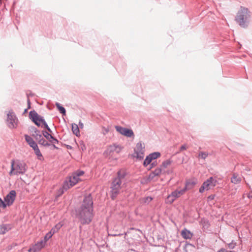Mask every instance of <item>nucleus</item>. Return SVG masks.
<instances>
[{
    "label": "nucleus",
    "instance_id": "1",
    "mask_svg": "<svg viewBox=\"0 0 252 252\" xmlns=\"http://www.w3.org/2000/svg\"><path fill=\"white\" fill-rule=\"evenodd\" d=\"M93 202L91 195L84 197L80 208L76 211L77 217L82 224H89L93 218Z\"/></svg>",
    "mask_w": 252,
    "mask_h": 252
},
{
    "label": "nucleus",
    "instance_id": "2",
    "mask_svg": "<svg viewBox=\"0 0 252 252\" xmlns=\"http://www.w3.org/2000/svg\"><path fill=\"white\" fill-rule=\"evenodd\" d=\"M126 172L121 169L117 173V177L112 181L111 186V197L114 199L117 195L123 189L126 183Z\"/></svg>",
    "mask_w": 252,
    "mask_h": 252
},
{
    "label": "nucleus",
    "instance_id": "3",
    "mask_svg": "<svg viewBox=\"0 0 252 252\" xmlns=\"http://www.w3.org/2000/svg\"><path fill=\"white\" fill-rule=\"evenodd\" d=\"M251 18V12L247 8L241 6L235 17L236 21L243 28L248 26Z\"/></svg>",
    "mask_w": 252,
    "mask_h": 252
},
{
    "label": "nucleus",
    "instance_id": "4",
    "mask_svg": "<svg viewBox=\"0 0 252 252\" xmlns=\"http://www.w3.org/2000/svg\"><path fill=\"white\" fill-rule=\"evenodd\" d=\"M27 170L26 163L23 161L12 160L11 164V170L9 174L10 176L23 174Z\"/></svg>",
    "mask_w": 252,
    "mask_h": 252
},
{
    "label": "nucleus",
    "instance_id": "5",
    "mask_svg": "<svg viewBox=\"0 0 252 252\" xmlns=\"http://www.w3.org/2000/svg\"><path fill=\"white\" fill-rule=\"evenodd\" d=\"M79 178L73 173L63 183V188L59 190V195L62 194L64 190H66L71 187L76 185L79 181Z\"/></svg>",
    "mask_w": 252,
    "mask_h": 252
},
{
    "label": "nucleus",
    "instance_id": "6",
    "mask_svg": "<svg viewBox=\"0 0 252 252\" xmlns=\"http://www.w3.org/2000/svg\"><path fill=\"white\" fill-rule=\"evenodd\" d=\"M217 184L216 177H211L204 182L199 189V192L203 193L205 190H208L213 189Z\"/></svg>",
    "mask_w": 252,
    "mask_h": 252
},
{
    "label": "nucleus",
    "instance_id": "7",
    "mask_svg": "<svg viewBox=\"0 0 252 252\" xmlns=\"http://www.w3.org/2000/svg\"><path fill=\"white\" fill-rule=\"evenodd\" d=\"M6 122L10 128H16L17 126L18 120L12 110H10L7 114Z\"/></svg>",
    "mask_w": 252,
    "mask_h": 252
},
{
    "label": "nucleus",
    "instance_id": "8",
    "mask_svg": "<svg viewBox=\"0 0 252 252\" xmlns=\"http://www.w3.org/2000/svg\"><path fill=\"white\" fill-rule=\"evenodd\" d=\"M186 192V189H182L180 190H175L169 194L166 199V202L167 203H172L177 198L183 195Z\"/></svg>",
    "mask_w": 252,
    "mask_h": 252
},
{
    "label": "nucleus",
    "instance_id": "9",
    "mask_svg": "<svg viewBox=\"0 0 252 252\" xmlns=\"http://www.w3.org/2000/svg\"><path fill=\"white\" fill-rule=\"evenodd\" d=\"M122 149V147L117 144L110 145L104 152L106 157H111L114 153H119Z\"/></svg>",
    "mask_w": 252,
    "mask_h": 252
},
{
    "label": "nucleus",
    "instance_id": "10",
    "mask_svg": "<svg viewBox=\"0 0 252 252\" xmlns=\"http://www.w3.org/2000/svg\"><path fill=\"white\" fill-rule=\"evenodd\" d=\"M144 151V147L142 143L138 142L134 148L133 157L140 160L143 159Z\"/></svg>",
    "mask_w": 252,
    "mask_h": 252
},
{
    "label": "nucleus",
    "instance_id": "11",
    "mask_svg": "<svg viewBox=\"0 0 252 252\" xmlns=\"http://www.w3.org/2000/svg\"><path fill=\"white\" fill-rule=\"evenodd\" d=\"M29 115L31 119H32V120L34 123V124L38 126H40V124L39 123H38V121L41 122L42 125L46 122L44 118L42 116L39 115L34 111H31L30 112Z\"/></svg>",
    "mask_w": 252,
    "mask_h": 252
},
{
    "label": "nucleus",
    "instance_id": "12",
    "mask_svg": "<svg viewBox=\"0 0 252 252\" xmlns=\"http://www.w3.org/2000/svg\"><path fill=\"white\" fill-rule=\"evenodd\" d=\"M116 130L121 134L127 137H131L134 136L132 130L127 128L123 127L121 126H116Z\"/></svg>",
    "mask_w": 252,
    "mask_h": 252
},
{
    "label": "nucleus",
    "instance_id": "13",
    "mask_svg": "<svg viewBox=\"0 0 252 252\" xmlns=\"http://www.w3.org/2000/svg\"><path fill=\"white\" fill-rule=\"evenodd\" d=\"M16 196V191L14 190H12L4 197V200L7 202V205L11 206L15 200Z\"/></svg>",
    "mask_w": 252,
    "mask_h": 252
},
{
    "label": "nucleus",
    "instance_id": "14",
    "mask_svg": "<svg viewBox=\"0 0 252 252\" xmlns=\"http://www.w3.org/2000/svg\"><path fill=\"white\" fill-rule=\"evenodd\" d=\"M45 241L41 240L33 245L29 250V252H36L40 251L45 246Z\"/></svg>",
    "mask_w": 252,
    "mask_h": 252
},
{
    "label": "nucleus",
    "instance_id": "15",
    "mask_svg": "<svg viewBox=\"0 0 252 252\" xmlns=\"http://www.w3.org/2000/svg\"><path fill=\"white\" fill-rule=\"evenodd\" d=\"M242 181V176L236 173H234L231 178V182L234 184H238Z\"/></svg>",
    "mask_w": 252,
    "mask_h": 252
},
{
    "label": "nucleus",
    "instance_id": "16",
    "mask_svg": "<svg viewBox=\"0 0 252 252\" xmlns=\"http://www.w3.org/2000/svg\"><path fill=\"white\" fill-rule=\"evenodd\" d=\"M25 140L29 145L32 148L37 146L36 143L34 141L33 139L30 136L25 134L24 135Z\"/></svg>",
    "mask_w": 252,
    "mask_h": 252
},
{
    "label": "nucleus",
    "instance_id": "17",
    "mask_svg": "<svg viewBox=\"0 0 252 252\" xmlns=\"http://www.w3.org/2000/svg\"><path fill=\"white\" fill-rule=\"evenodd\" d=\"M197 183L196 179H191L187 181L186 183V186L183 189H186V191L187 189H189L193 188Z\"/></svg>",
    "mask_w": 252,
    "mask_h": 252
},
{
    "label": "nucleus",
    "instance_id": "18",
    "mask_svg": "<svg viewBox=\"0 0 252 252\" xmlns=\"http://www.w3.org/2000/svg\"><path fill=\"white\" fill-rule=\"evenodd\" d=\"M181 235L185 239H190L193 236L190 231L186 228L182 231Z\"/></svg>",
    "mask_w": 252,
    "mask_h": 252
},
{
    "label": "nucleus",
    "instance_id": "19",
    "mask_svg": "<svg viewBox=\"0 0 252 252\" xmlns=\"http://www.w3.org/2000/svg\"><path fill=\"white\" fill-rule=\"evenodd\" d=\"M10 229V227L8 225L2 224L0 225V234H3Z\"/></svg>",
    "mask_w": 252,
    "mask_h": 252
},
{
    "label": "nucleus",
    "instance_id": "20",
    "mask_svg": "<svg viewBox=\"0 0 252 252\" xmlns=\"http://www.w3.org/2000/svg\"><path fill=\"white\" fill-rule=\"evenodd\" d=\"M38 142L40 145H41L45 147H49L51 144L48 143L44 138L41 137L38 140Z\"/></svg>",
    "mask_w": 252,
    "mask_h": 252
},
{
    "label": "nucleus",
    "instance_id": "21",
    "mask_svg": "<svg viewBox=\"0 0 252 252\" xmlns=\"http://www.w3.org/2000/svg\"><path fill=\"white\" fill-rule=\"evenodd\" d=\"M35 154L37 156L38 159L41 160L42 158V154L40 152L39 149L38 148V146H36L34 148H32Z\"/></svg>",
    "mask_w": 252,
    "mask_h": 252
},
{
    "label": "nucleus",
    "instance_id": "22",
    "mask_svg": "<svg viewBox=\"0 0 252 252\" xmlns=\"http://www.w3.org/2000/svg\"><path fill=\"white\" fill-rule=\"evenodd\" d=\"M32 129H34V132L32 133V136L38 140L39 138H41L42 135L40 134V131L35 127H32Z\"/></svg>",
    "mask_w": 252,
    "mask_h": 252
},
{
    "label": "nucleus",
    "instance_id": "23",
    "mask_svg": "<svg viewBox=\"0 0 252 252\" xmlns=\"http://www.w3.org/2000/svg\"><path fill=\"white\" fill-rule=\"evenodd\" d=\"M171 163V161L170 159H167L162 163L159 167L162 169L163 170H164V169L167 168V167L170 165Z\"/></svg>",
    "mask_w": 252,
    "mask_h": 252
},
{
    "label": "nucleus",
    "instance_id": "24",
    "mask_svg": "<svg viewBox=\"0 0 252 252\" xmlns=\"http://www.w3.org/2000/svg\"><path fill=\"white\" fill-rule=\"evenodd\" d=\"M72 130L73 133L76 136H77L80 133L78 126L75 124L72 125Z\"/></svg>",
    "mask_w": 252,
    "mask_h": 252
},
{
    "label": "nucleus",
    "instance_id": "25",
    "mask_svg": "<svg viewBox=\"0 0 252 252\" xmlns=\"http://www.w3.org/2000/svg\"><path fill=\"white\" fill-rule=\"evenodd\" d=\"M55 105L61 113L63 114V115L65 114V109L63 107L61 106V104L58 102H56Z\"/></svg>",
    "mask_w": 252,
    "mask_h": 252
},
{
    "label": "nucleus",
    "instance_id": "26",
    "mask_svg": "<svg viewBox=\"0 0 252 252\" xmlns=\"http://www.w3.org/2000/svg\"><path fill=\"white\" fill-rule=\"evenodd\" d=\"M149 156L151 158L152 160L156 159L160 156V154L159 152H154L149 155Z\"/></svg>",
    "mask_w": 252,
    "mask_h": 252
},
{
    "label": "nucleus",
    "instance_id": "27",
    "mask_svg": "<svg viewBox=\"0 0 252 252\" xmlns=\"http://www.w3.org/2000/svg\"><path fill=\"white\" fill-rule=\"evenodd\" d=\"M42 134L49 141L53 139V136L47 131H42Z\"/></svg>",
    "mask_w": 252,
    "mask_h": 252
},
{
    "label": "nucleus",
    "instance_id": "28",
    "mask_svg": "<svg viewBox=\"0 0 252 252\" xmlns=\"http://www.w3.org/2000/svg\"><path fill=\"white\" fill-rule=\"evenodd\" d=\"M152 160L151 158H150V157L149 156V155L148 156H147V157L145 159V160L143 162L144 166H145V167L147 166L152 162Z\"/></svg>",
    "mask_w": 252,
    "mask_h": 252
},
{
    "label": "nucleus",
    "instance_id": "29",
    "mask_svg": "<svg viewBox=\"0 0 252 252\" xmlns=\"http://www.w3.org/2000/svg\"><path fill=\"white\" fill-rule=\"evenodd\" d=\"M208 153L205 152H200L198 154V158L205 159L208 156Z\"/></svg>",
    "mask_w": 252,
    "mask_h": 252
},
{
    "label": "nucleus",
    "instance_id": "30",
    "mask_svg": "<svg viewBox=\"0 0 252 252\" xmlns=\"http://www.w3.org/2000/svg\"><path fill=\"white\" fill-rule=\"evenodd\" d=\"M10 205H7V202H5V201H3L0 198V207H1L3 209L6 208L7 207L10 206Z\"/></svg>",
    "mask_w": 252,
    "mask_h": 252
},
{
    "label": "nucleus",
    "instance_id": "31",
    "mask_svg": "<svg viewBox=\"0 0 252 252\" xmlns=\"http://www.w3.org/2000/svg\"><path fill=\"white\" fill-rule=\"evenodd\" d=\"M162 171H163L162 169H161L160 167H158L153 172L154 174H155V175H156L157 176H158L159 175H160L161 173H162Z\"/></svg>",
    "mask_w": 252,
    "mask_h": 252
},
{
    "label": "nucleus",
    "instance_id": "32",
    "mask_svg": "<svg viewBox=\"0 0 252 252\" xmlns=\"http://www.w3.org/2000/svg\"><path fill=\"white\" fill-rule=\"evenodd\" d=\"M53 235L50 231L46 234V235L45 236V237L44 238V240H43V241H45V244H46V242L50 238H51Z\"/></svg>",
    "mask_w": 252,
    "mask_h": 252
},
{
    "label": "nucleus",
    "instance_id": "33",
    "mask_svg": "<svg viewBox=\"0 0 252 252\" xmlns=\"http://www.w3.org/2000/svg\"><path fill=\"white\" fill-rule=\"evenodd\" d=\"M157 176L154 174L153 172H152L151 174H149L148 180L149 181H152L154 180V178Z\"/></svg>",
    "mask_w": 252,
    "mask_h": 252
},
{
    "label": "nucleus",
    "instance_id": "34",
    "mask_svg": "<svg viewBox=\"0 0 252 252\" xmlns=\"http://www.w3.org/2000/svg\"><path fill=\"white\" fill-rule=\"evenodd\" d=\"M75 175L77 176V177L79 178V176H81L83 175L84 171L81 170H78L76 172L74 173Z\"/></svg>",
    "mask_w": 252,
    "mask_h": 252
},
{
    "label": "nucleus",
    "instance_id": "35",
    "mask_svg": "<svg viewBox=\"0 0 252 252\" xmlns=\"http://www.w3.org/2000/svg\"><path fill=\"white\" fill-rule=\"evenodd\" d=\"M152 199H153V198L151 197H149V196L146 197L143 199L144 202L145 203H147L151 202L152 200Z\"/></svg>",
    "mask_w": 252,
    "mask_h": 252
},
{
    "label": "nucleus",
    "instance_id": "36",
    "mask_svg": "<svg viewBox=\"0 0 252 252\" xmlns=\"http://www.w3.org/2000/svg\"><path fill=\"white\" fill-rule=\"evenodd\" d=\"M44 126V127L47 130V132H48L49 133L50 132L51 133L52 132V130L50 128V127L48 126L47 124L46 123V122H45L44 124H43V126Z\"/></svg>",
    "mask_w": 252,
    "mask_h": 252
},
{
    "label": "nucleus",
    "instance_id": "37",
    "mask_svg": "<svg viewBox=\"0 0 252 252\" xmlns=\"http://www.w3.org/2000/svg\"><path fill=\"white\" fill-rule=\"evenodd\" d=\"M49 142L53 144H58L59 143V141L57 139L55 138L53 136V139H52V140H50Z\"/></svg>",
    "mask_w": 252,
    "mask_h": 252
},
{
    "label": "nucleus",
    "instance_id": "38",
    "mask_svg": "<svg viewBox=\"0 0 252 252\" xmlns=\"http://www.w3.org/2000/svg\"><path fill=\"white\" fill-rule=\"evenodd\" d=\"M62 226L63 224L61 222H59L55 226V227H56V230L59 231V230L60 229Z\"/></svg>",
    "mask_w": 252,
    "mask_h": 252
},
{
    "label": "nucleus",
    "instance_id": "39",
    "mask_svg": "<svg viewBox=\"0 0 252 252\" xmlns=\"http://www.w3.org/2000/svg\"><path fill=\"white\" fill-rule=\"evenodd\" d=\"M188 148V146L186 144H184L183 145H182L181 147H180V151H182L183 150H186Z\"/></svg>",
    "mask_w": 252,
    "mask_h": 252
},
{
    "label": "nucleus",
    "instance_id": "40",
    "mask_svg": "<svg viewBox=\"0 0 252 252\" xmlns=\"http://www.w3.org/2000/svg\"><path fill=\"white\" fill-rule=\"evenodd\" d=\"M58 231L57 230H56V227H55V226L52 228V229L50 230V232H51V233L53 235L54 234H55V233L57 232Z\"/></svg>",
    "mask_w": 252,
    "mask_h": 252
},
{
    "label": "nucleus",
    "instance_id": "41",
    "mask_svg": "<svg viewBox=\"0 0 252 252\" xmlns=\"http://www.w3.org/2000/svg\"><path fill=\"white\" fill-rule=\"evenodd\" d=\"M228 246L230 249H233L235 246V244H233V243H231L228 244Z\"/></svg>",
    "mask_w": 252,
    "mask_h": 252
},
{
    "label": "nucleus",
    "instance_id": "42",
    "mask_svg": "<svg viewBox=\"0 0 252 252\" xmlns=\"http://www.w3.org/2000/svg\"><path fill=\"white\" fill-rule=\"evenodd\" d=\"M172 172V170H166L165 171V170H163L162 171V174H170Z\"/></svg>",
    "mask_w": 252,
    "mask_h": 252
},
{
    "label": "nucleus",
    "instance_id": "43",
    "mask_svg": "<svg viewBox=\"0 0 252 252\" xmlns=\"http://www.w3.org/2000/svg\"><path fill=\"white\" fill-rule=\"evenodd\" d=\"M229 252V251H228L224 249L221 248L220 250H219L217 252Z\"/></svg>",
    "mask_w": 252,
    "mask_h": 252
},
{
    "label": "nucleus",
    "instance_id": "44",
    "mask_svg": "<svg viewBox=\"0 0 252 252\" xmlns=\"http://www.w3.org/2000/svg\"><path fill=\"white\" fill-rule=\"evenodd\" d=\"M157 164V163H156V162H152L151 164V167L150 168V169H151L152 167H154L155 166H156Z\"/></svg>",
    "mask_w": 252,
    "mask_h": 252
},
{
    "label": "nucleus",
    "instance_id": "45",
    "mask_svg": "<svg viewBox=\"0 0 252 252\" xmlns=\"http://www.w3.org/2000/svg\"><path fill=\"white\" fill-rule=\"evenodd\" d=\"M79 125L81 128L83 127V124L81 121L79 122Z\"/></svg>",
    "mask_w": 252,
    "mask_h": 252
},
{
    "label": "nucleus",
    "instance_id": "46",
    "mask_svg": "<svg viewBox=\"0 0 252 252\" xmlns=\"http://www.w3.org/2000/svg\"><path fill=\"white\" fill-rule=\"evenodd\" d=\"M248 197L249 198H252V194H251V193H249L248 195Z\"/></svg>",
    "mask_w": 252,
    "mask_h": 252
},
{
    "label": "nucleus",
    "instance_id": "47",
    "mask_svg": "<svg viewBox=\"0 0 252 252\" xmlns=\"http://www.w3.org/2000/svg\"><path fill=\"white\" fill-rule=\"evenodd\" d=\"M120 235H122V234H114L113 235V236H120Z\"/></svg>",
    "mask_w": 252,
    "mask_h": 252
},
{
    "label": "nucleus",
    "instance_id": "48",
    "mask_svg": "<svg viewBox=\"0 0 252 252\" xmlns=\"http://www.w3.org/2000/svg\"><path fill=\"white\" fill-rule=\"evenodd\" d=\"M53 146L54 148H55V149H58V148L55 146V144H53Z\"/></svg>",
    "mask_w": 252,
    "mask_h": 252
},
{
    "label": "nucleus",
    "instance_id": "49",
    "mask_svg": "<svg viewBox=\"0 0 252 252\" xmlns=\"http://www.w3.org/2000/svg\"><path fill=\"white\" fill-rule=\"evenodd\" d=\"M31 130H32V132H34V129H32V127H31Z\"/></svg>",
    "mask_w": 252,
    "mask_h": 252
},
{
    "label": "nucleus",
    "instance_id": "50",
    "mask_svg": "<svg viewBox=\"0 0 252 252\" xmlns=\"http://www.w3.org/2000/svg\"><path fill=\"white\" fill-rule=\"evenodd\" d=\"M38 123H39L40 124V123H41V122L38 121Z\"/></svg>",
    "mask_w": 252,
    "mask_h": 252
},
{
    "label": "nucleus",
    "instance_id": "51",
    "mask_svg": "<svg viewBox=\"0 0 252 252\" xmlns=\"http://www.w3.org/2000/svg\"><path fill=\"white\" fill-rule=\"evenodd\" d=\"M209 198H212V199L213 198V197H211V196H209Z\"/></svg>",
    "mask_w": 252,
    "mask_h": 252
}]
</instances>
